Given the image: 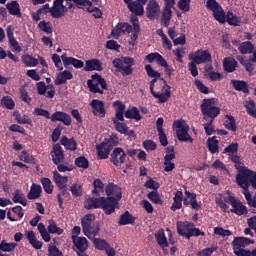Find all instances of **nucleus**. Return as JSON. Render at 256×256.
I'll return each instance as SVG.
<instances>
[{
    "mask_svg": "<svg viewBox=\"0 0 256 256\" xmlns=\"http://www.w3.org/2000/svg\"><path fill=\"white\" fill-rule=\"evenodd\" d=\"M228 202L232 206V209L230 210V212L238 216H243L248 214L247 206H245V204H242V202L239 199H236L235 196L229 195Z\"/></svg>",
    "mask_w": 256,
    "mask_h": 256,
    "instance_id": "13",
    "label": "nucleus"
},
{
    "mask_svg": "<svg viewBox=\"0 0 256 256\" xmlns=\"http://www.w3.org/2000/svg\"><path fill=\"white\" fill-rule=\"evenodd\" d=\"M124 117L126 119L135 120V121H141L142 117L140 114L139 109L136 106H133L132 108H129L125 111Z\"/></svg>",
    "mask_w": 256,
    "mask_h": 256,
    "instance_id": "35",
    "label": "nucleus"
},
{
    "mask_svg": "<svg viewBox=\"0 0 256 256\" xmlns=\"http://www.w3.org/2000/svg\"><path fill=\"white\" fill-rule=\"evenodd\" d=\"M61 191V194L59 193L57 195V201H58V205L60 209H63V204H64V200L61 196L65 197V198H70V193L67 190V186L63 187V188H59Z\"/></svg>",
    "mask_w": 256,
    "mask_h": 256,
    "instance_id": "57",
    "label": "nucleus"
},
{
    "mask_svg": "<svg viewBox=\"0 0 256 256\" xmlns=\"http://www.w3.org/2000/svg\"><path fill=\"white\" fill-rule=\"evenodd\" d=\"M50 156L52 158L53 165H59L64 163L65 153L63 148H61L59 144L53 145Z\"/></svg>",
    "mask_w": 256,
    "mask_h": 256,
    "instance_id": "18",
    "label": "nucleus"
},
{
    "mask_svg": "<svg viewBox=\"0 0 256 256\" xmlns=\"http://www.w3.org/2000/svg\"><path fill=\"white\" fill-rule=\"evenodd\" d=\"M155 239L157 240V243L160 247L162 248L168 247L167 238L165 236V231L163 228L159 229L155 233Z\"/></svg>",
    "mask_w": 256,
    "mask_h": 256,
    "instance_id": "43",
    "label": "nucleus"
},
{
    "mask_svg": "<svg viewBox=\"0 0 256 256\" xmlns=\"http://www.w3.org/2000/svg\"><path fill=\"white\" fill-rule=\"evenodd\" d=\"M33 114L35 116L44 117L47 120L51 119V114L47 110L42 109V108H35L33 111Z\"/></svg>",
    "mask_w": 256,
    "mask_h": 256,
    "instance_id": "64",
    "label": "nucleus"
},
{
    "mask_svg": "<svg viewBox=\"0 0 256 256\" xmlns=\"http://www.w3.org/2000/svg\"><path fill=\"white\" fill-rule=\"evenodd\" d=\"M236 184L243 189V191H250L252 186L256 189V172L253 170H243L241 173L236 174Z\"/></svg>",
    "mask_w": 256,
    "mask_h": 256,
    "instance_id": "3",
    "label": "nucleus"
},
{
    "mask_svg": "<svg viewBox=\"0 0 256 256\" xmlns=\"http://www.w3.org/2000/svg\"><path fill=\"white\" fill-rule=\"evenodd\" d=\"M112 65L117 69L118 73L123 77H126L133 74L132 67L136 65V60L131 57L114 58L112 60Z\"/></svg>",
    "mask_w": 256,
    "mask_h": 256,
    "instance_id": "2",
    "label": "nucleus"
},
{
    "mask_svg": "<svg viewBox=\"0 0 256 256\" xmlns=\"http://www.w3.org/2000/svg\"><path fill=\"white\" fill-rule=\"evenodd\" d=\"M137 221V218L130 214L129 211H125L120 215L118 224L119 226L133 225Z\"/></svg>",
    "mask_w": 256,
    "mask_h": 256,
    "instance_id": "28",
    "label": "nucleus"
},
{
    "mask_svg": "<svg viewBox=\"0 0 256 256\" xmlns=\"http://www.w3.org/2000/svg\"><path fill=\"white\" fill-rule=\"evenodd\" d=\"M94 190L92 193L96 197H100V194L104 192V183L102 182L101 179H95L93 182Z\"/></svg>",
    "mask_w": 256,
    "mask_h": 256,
    "instance_id": "54",
    "label": "nucleus"
},
{
    "mask_svg": "<svg viewBox=\"0 0 256 256\" xmlns=\"http://www.w3.org/2000/svg\"><path fill=\"white\" fill-rule=\"evenodd\" d=\"M67 0H54L53 6L50 9V14L53 19H60L65 16L69 10Z\"/></svg>",
    "mask_w": 256,
    "mask_h": 256,
    "instance_id": "10",
    "label": "nucleus"
},
{
    "mask_svg": "<svg viewBox=\"0 0 256 256\" xmlns=\"http://www.w3.org/2000/svg\"><path fill=\"white\" fill-rule=\"evenodd\" d=\"M38 29L40 31H44L47 34H52L53 33V29H52L51 24L49 22L47 23L46 21L39 22Z\"/></svg>",
    "mask_w": 256,
    "mask_h": 256,
    "instance_id": "63",
    "label": "nucleus"
},
{
    "mask_svg": "<svg viewBox=\"0 0 256 256\" xmlns=\"http://www.w3.org/2000/svg\"><path fill=\"white\" fill-rule=\"evenodd\" d=\"M206 9L210 10L213 13L214 18L221 24L226 22V13L216 0L206 1Z\"/></svg>",
    "mask_w": 256,
    "mask_h": 256,
    "instance_id": "9",
    "label": "nucleus"
},
{
    "mask_svg": "<svg viewBox=\"0 0 256 256\" xmlns=\"http://www.w3.org/2000/svg\"><path fill=\"white\" fill-rule=\"evenodd\" d=\"M68 9H73V6L77 9H86V7H92L93 3L90 0H67Z\"/></svg>",
    "mask_w": 256,
    "mask_h": 256,
    "instance_id": "31",
    "label": "nucleus"
},
{
    "mask_svg": "<svg viewBox=\"0 0 256 256\" xmlns=\"http://www.w3.org/2000/svg\"><path fill=\"white\" fill-rule=\"evenodd\" d=\"M16 247H17V243L15 242L8 243L6 240H2L0 242V250L4 253L14 252Z\"/></svg>",
    "mask_w": 256,
    "mask_h": 256,
    "instance_id": "50",
    "label": "nucleus"
},
{
    "mask_svg": "<svg viewBox=\"0 0 256 256\" xmlns=\"http://www.w3.org/2000/svg\"><path fill=\"white\" fill-rule=\"evenodd\" d=\"M47 230H48V233H50V234L61 235V234L64 233V229L58 227L54 220H49L48 221Z\"/></svg>",
    "mask_w": 256,
    "mask_h": 256,
    "instance_id": "52",
    "label": "nucleus"
},
{
    "mask_svg": "<svg viewBox=\"0 0 256 256\" xmlns=\"http://www.w3.org/2000/svg\"><path fill=\"white\" fill-rule=\"evenodd\" d=\"M119 144L118 138L109 137L101 142L99 145H96L97 156L99 160H105L108 158V155L111 153L114 147Z\"/></svg>",
    "mask_w": 256,
    "mask_h": 256,
    "instance_id": "5",
    "label": "nucleus"
},
{
    "mask_svg": "<svg viewBox=\"0 0 256 256\" xmlns=\"http://www.w3.org/2000/svg\"><path fill=\"white\" fill-rule=\"evenodd\" d=\"M61 145L65 147L66 150L75 152L77 150V142L75 138H68L67 136H62L60 139Z\"/></svg>",
    "mask_w": 256,
    "mask_h": 256,
    "instance_id": "32",
    "label": "nucleus"
},
{
    "mask_svg": "<svg viewBox=\"0 0 256 256\" xmlns=\"http://www.w3.org/2000/svg\"><path fill=\"white\" fill-rule=\"evenodd\" d=\"M185 195L188 199H190L191 208L193 210L199 211L201 209V205L197 201V194L186 190Z\"/></svg>",
    "mask_w": 256,
    "mask_h": 256,
    "instance_id": "45",
    "label": "nucleus"
},
{
    "mask_svg": "<svg viewBox=\"0 0 256 256\" xmlns=\"http://www.w3.org/2000/svg\"><path fill=\"white\" fill-rule=\"evenodd\" d=\"M70 191L72 193V196L75 198H80L83 196L82 185L78 182H75L71 185Z\"/></svg>",
    "mask_w": 256,
    "mask_h": 256,
    "instance_id": "55",
    "label": "nucleus"
},
{
    "mask_svg": "<svg viewBox=\"0 0 256 256\" xmlns=\"http://www.w3.org/2000/svg\"><path fill=\"white\" fill-rule=\"evenodd\" d=\"M178 9L184 13L189 12L191 10V0H179Z\"/></svg>",
    "mask_w": 256,
    "mask_h": 256,
    "instance_id": "62",
    "label": "nucleus"
},
{
    "mask_svg": "<svg viewBox=\"0 0 256 256\" xmlns=\"http://www.w3.org/2000/svg\"><path fill=\"white\" fill-rule=\"evenodd\" d=\"M159 13H161V6L156 0H149L146 6V17L149 20L157 19Z\"/></svg>",
    "mask_w": 256,
    "mask_h": 256,
    "instance_id": "17",
    "label": "nucleus"
},
{
    "mask_svg": "<svg viewBox=\"0 0 256 256\" xmlns=\"http://www.w3.org/2000/svg\"><path fill=\"white\" fill-rule=\"evenodd\" d=\"M238 50L241 54H252L254 52V45L250 41H245L240 44Z\"/></svg>",
    "mask_w": 256,
    "mask_h": 256,
    "instance_id": "47",
    "label": "nucleus"
},
{
    "mask_svg": "<svg viewBox=\"0 0 256 256\" xmlns=\"http://www.w3.org/2000/svg\"><path fill=\"white\" fill-rule=\"evenodd\" d=\"M93 221H95L94 214H86L81 221L83 233L88 238L95 237L100 232V226L92 225Z\"/></svg>",
    "mask_w": 256,
    "mask_h": 256,
    "instance_id": "6",
    "label": "nucleus"
},
{
    "mask_svg": "<svg viewBox=\"0 0 256 256\" xmlns=\"http://www.w3.org/2000/svg\"><path fill=\"white\" fill-rule=\"evenodd\" d=\"M72 243L75 246V252H86L89 248V242L87 238L71 236Z\"/></svg>",
    "mask_w": 256,
    "mask_h": 256,
    "instance_id": "24",
    "label": "nucleus"
},
{
    "mask_svg": "<svg viewBox=\"0 0 256 256\" xmlns=\"http://www.w3.org/2000/svg\"><path fill=\"white\" fill-rule=\"evenodd\" d=\"M188 60L194 61L197 65L212 62V56L209 50L198 49L196 52L188 55Z\"/></svg>",
    "mask_w": 256,
    "mask_h": 256,
    "instance_id": "11",
    "label": "nucleus"
},
{
    "mask_svg": "<svg viewBox=\"0 0 256 256\" xmlns=\"http://www.w3.org/2000/svg\"><path fill=\"white\" fill-rule=\"evenodd\" d=\"M37 94L46 98H54L56 95V89L53 84L45 85L44 81H39L36 84Z\"/></svg>",
    "mask_w": 256,
    "mask_h": 256,
    "instance_id": "15",
    "label": "nucleus"
},
{
    "mask_svg": "<svg viewBox=\"0 0 256 256\" xmlns=\"http://www.w3.org/2000/svg\"><path fill=\"white\" fill-rule=\"evenodd\" d=\"M40 183L42 185V188H44V191L51 195L53 194L54 185L52 183V180L50 178H41Z\"/></svg>",
    "mask_w": 256,
    "mask_h": 256,
    "instance_id": "51",
    "label": "nucleus"
},
{
    "mask_svg": "<svg viewBox=\"0 0 256 256\" xmlns=\"http://www.w3.org/2000/svg\"><path fill=\"white\" fill-rule=\"evenodd\" d=\"M131 24L133 26V33L131 35V41H137L141 32V26L139 24V18L137 16L131 17Z\"/></svg>",
    "mask_w": 256,
    "mask_h": 256,
    "instance_id": "33",
    "label": "nucleus"
},
{
    "mask_svg": "<svg viewBox=\"0 0 256 256\" xmlns=\"http://www.w3.org/2000/svg\"><path fill=\"white\" fill-rule=\"evenodd\" d=\"M226 22H228L230 26L239 27L241 25V18L233 12L228 11L226 15Z\"/></svg>",
    "mask_w": 256,
    "mask_h": 256,
    "instance_id": "46",
    "label": "nucleus"
},
{
    "mask_svg": "<svg viewBox=\"0 0 256 256\" xmlns=\"http://www.w3.org/2000/svg\"><path fill=\"white\" fill-rule=\"evenodd\" d=\"M113 124L116 130L121 134L129 137H135V131L130 130L127 124L117 122V120H113Z\"/></svg>",
    "mask_w": 256,
    "mask_h": 256,
    "instance_id": "30",
    "label": "nucleus"
},
{
    "mask_svg": "<svg viewBox=\"0 0 256 256\" xmlns=\"http://www.w3.org/2000/svg\"><path fill=\"white\" fill-rule=\"evenodd\" d=\"M13 202L14 203H19L21 204L23 207H26L28 205V200L26 198L25 193L21 192V190L16 189L13 192Z\"/></svg>",
    "mask_w": 256,
    "mask_h": 256,
    "instance_id": "39",
    "label": "nucleus"
},
{
    "mask_svg": "<svg viewBox=\"0 0 256 256\" xmlns=\"http://www.w3.org/2000/svg\"><path fill=\"white\" fill-rule=\"evenodd\" d=\"M242 194L244 195L246 201H247V205L251 208L256 209V196L252 197V194L250 191H242Z\"/></svg>",
    "mask_w": 256,
    "mask_h": 256,
    "instance_id": "60",
    "label": "nucleus"
},
{
    "mask_svg": "<svg viewBox=\"0 0 256 256\" xmlns=\"http://www.w3.org/2000/svg\"><path fill=\"white\" fill-rule=\"evenodd\" d=\"M218 143L219 141L216 139V136H213L207 139V146L211 155H215L216 153H219Z\"/></svg>",
    "mask_w": 256,
    "mask_h": 256,
    "instance_id": "44",
    "label": "nucleus"
},
{
    "mask_svg": "<svg viewBox=\"0 0 256 256\" xmlns=\"http://www.w3.org/2000/svg\"><path fill=\"white\" fill-rule=\"evenodd\" d=\"M148 0H136V2H133V14H135V17L137 16H143L144 15V6L146 5Z\"/></svg>",
    "mask_w": 256,
    "mask_h": 256,
    "instance_id": "38",
    "label": "nucleus"
},
{
    "mask_svg": "<svg viewBox=\"0 0 256 256\" xmlns=\"http://www.w3.org/2000/svg\"><path fill=\"white\" fill-rule=\"evenodd\" d=\"M26 239L28 243L32 245V247L36 250H40L43 247V242L40 240H37V237L35 236L34 231H26L25 232Z\"/></svg>",
    "mask_w": 256,
    "mask_h": 256,
    "instance_id": "27",
    "label": "nucleus"
},
{
    "mask_svg": "<svg viewBox=\"0 0 256 256\" xmlns=\"http://www.w3.org/2000/svg\"><path fill=\"white\" fill-rule=\"evenodd\" d=\"M90 107L92 108V113L94 116L99 118H104L106 115L105 102L98 99L92 100L90 102Z\"/></svg>",
    "mask_w": 256,
    "mask_h": 256,
    "instance_id": "19",
    "label": "nucleus"
},
{
    "mask_svg": "<svg viewBox=\"0 0 256 256\" xmlns=\"http://www.w3.org/2000/svg\"><path fill=\"white\" fill-rule=\"evenodd\" d=\"M119 201L115 197H104L102 202L101 210L105 212L106 215H112L118 208Z\"/></svg>",
    "mask_w": 256,
    "mask_h": 256,
    "instance_id": "16",
    "label": "nucleus"
},
{
    "mask_svg": "<svg viewBox=\"0 0 256 256\" xmlns=\"http://www.w3.org/2000/svg\"><path fill=\"white\" fill-rule=\"evenodd\" d=\"M244 108L246 109V112L249 116L256 119V104L253 100L245 102Z\"/></svg>",
    "mask_w": 256,
    "mask_h": 256,
    "instance_id": "53",
    "label": "nucleus"
},
{
    "mask_svg": "<svg viewBox=\"0 0 256 256\" xmlns=\"http://www.w3.org/2000/svg\"><path fill=\"white\" fill-rule=\"evenodd\" d=\"M214 99H204L200 104V111H202L205 121H214L219 114H221V108L214 105Z\"/></svg>",
    "mask_w": 256,
    "mask_h": 256,
    "instance_id": "4",
    "label": "nucleus"
},
{
    "mask_svg": "<svg viewBox=\"0 0 256 256\" xmlns=\"http://www.w3.org/2000/svg\"><path fill=\"white\" fill-rule=\"evenodd\" d=\"M132 26L129 23H119L111 30V36L114 39H119L121 34L131 33Z\"/></svg>",
    "mask_w": 256,
    "mask_h": 256,
    "instance_id": "22",
    "label": "nucleus"
},
{
    "mask_svg": "<svg viewBox=\"0 0 256 256\" xmlns=\"http://www.w3.org/2000/svg\"><path fill=\"white\" fill-rule=\"evenodd\" d=\"M191 227H194L193 223L190 222H178L176 224V229L179 235L186 237Z\"/></svg>",
    "mask_w": 256,
    "mask_h": 256,
    "instance_id": "40",
    "label": "nucleus"
},
{
    "mask_svg": "<svg viewBox=\"0 0 256 256\" xmlns=\"http://www.w3.org/2000/svg\"><path fill=\"white\" fill-rule=\"evenodd\" d=\"M224 118L227 119V121H224L223 123L224 127H226V129L229 131L236 132L237 124H236L235 117L233 115L226 114Z\"/></svg>",
    "mask_w": 256,
    "mask_h": 256,
    "instance_id": "42",
    "label": "nucleus"
},
{
    "mask_svg": "<svg viewBox=\"0 0 256 256\" xmlns=\"http://www.w3.org/2000/svg\"><path fill=\"white\" fill-rule=\"evenodd\" d=\"M249 244H254V240L250 238H245V237H236L234 238L232 242L233 248H245Z\"/></svg>",
    "mask_w": 256,
    "mask_h": 256,
    "instance_id": "37",
    "label": "nucleus"
},
{
    "mask_svg": "<svg viewBox=\"0 0 256 256\" xmlns=\"http://www.w3.org/2000/svg\"><path fill=\"white\" fill-rule=\"evenodd\" d=\"M106 195L108 196L107 198H114L118 201L123 198V193L121 192V188L114 184V183H108L106 186Z\"/></svg>",
    "mask_w": 256,
    "mask_h": 256,
    "instance_id": "20",
    "label": "nucleus"
},
{
    "mask_svg": "<svg viewBox=\"0 0 256 256\" xmlns=\"http://www.w3.org/2000/svg\"><path fill=\"white\" fill-rule=\"evenodd\" d=\"M51 122H56L60 121L62 122L65 126H70L71 125V116L65 112L61 111H56L54 112L51 117H50Z\"/></svg>",
    "mask_w": 256,
    "mask_h": 256,
    "instance_id": "25",
    "label": "nucleus"
},
{
    "mask_svg": "<svg viewBox=\"0 0 256 256\" xmlns=\"http://www.w3.org/2000/svg\"><path fill=\"white\" fill-rule=\"evenodd\" d=\"M68 181L69 180L67 176L60 175L57 170L53 171V182L56 183L58 188L67 187Z\"/></svg>",
    "mask_w": 256,
    "mask_h": 256,
    "instance_id": "34",
    "label": "nucleus"
},
{
    "mask_svg": "<svg viewBox=\"0 0 256 256\" xmlns=\"http://www.w3.org/2000/svg\"><path fill=\"white\" fill-rule=\"evenodd\" d=\"M6 7H7L8 12H9L10 15L21 18L22 13H21L20 5H19L18 2H16V1L9 2L6 5Z\"/></svg>",
    "mask_w": 256,
    "mask_h": 256,
    "instance_id": "41",
    "label": "nucleus"
},
{
    "mask_svg": "<svg viewBox=\"0 0 256 256\" xmlns=\"http://www.w3.org/2000/svg\"><path fill=\"white\" fill-rule=\"evenodd\" d=\"M147 199L150 200V202L156 204V205H163L164 201L162 200L161 194L156 191L148 192L147 193Z\"/></svg>",
    "mask_w": 256,
    "mask_h": 256,
    "instance_id": "49",
    "label": "nucleus"
},
{
    "mask_svg": "<svg viewBox=\"0 0 256 256\" xmlns=\"http://www.w3.org/2000/svg\"><path fill=\"white\" fill-rule=\"evenodd\" d=\"M105 197L89 198L87 201V210L102 209L103 200Z\"/></svg>",
    "mask_w": 256,
    "mask_h": 256,
    "instance_id": "36",
    "label": "nucleus"
},
{
    "mask_svg": "<svg viewBox=\"0 0 256 256\" xmlns=\"http://www.w3.org/2000/svg\"><path fill=\"white\" fill-rule=\"evenodd\" d=\"M238 62L234 57L223 58L222 67L223 71L227 74L234 73L238 68Z\"/></svg>",
    "mask_w": 256,
    "mask_h": 256,
    "instance_id": "23",
    "label": "nucleus"
},
{
    "mask_svg": "<svg viewBox=\"0 0 256 256\" xmlns=\"http://www.w3.org/2000/svg\"><path fill=\"white\" fill-rule=\"evenodd\" d=\"M149 88L152 97L157 98L159 104L166 103L171 97L170 86L161 77H152Z\"/></svg>",
    "mask_w": 256,
    "mask_h": 256,
    "instance_id": "1",
    "label": "nucleus"
},
{
    "mask_svg": "<svg viewBox=\"0 0 256 256\" xmlns=\"http://www.w3.org/2000/svg\"><path fill=\"white\" fill-rule=\"evenodd\" d=\"M213 67L212 65H209L208 68H206V73H207V77L211 80V81H219L223 78V75L219 72H215V71H209L212 70Z\"/></svg>",
    "mask_w": 256,
    "mask_h": 256,
    "instance_id": "59",
    "label": "nucleus"
},
{
    "mask_svg": "<svg viewBox=\"0 0 256 256\" xmlns=\"http://www.w3.org/2000/svg\"><path fill=\"white\" fill-rule=\"evenodd\" d=\"M176 5L175 0H164V7L162 9V17H161V24L163 27L168 28L170 25V20L173 18V8Z\"/></svg>",
    "mask_w": 256,
    "mask_h": 256,
    "instance_id": "12",
    "label": "nucleus"
},
{
    "mask_svg": "<svg viewBox=\"0 0 256 256\" xmlns=\"http://www.w3.org/2000/svg\"><path fill=\"white\" fill-rule=\"evenodd\" d=\"M94 246L99 251H104L107 249L110 245L105 239L102 238H94L93 239Z\"/></svg>",
    "mask_w": 256,
    "mask_h": 256,
    "instance_id": "56",
    "label": "nucleus"
},
{
    "mask_svg": "<svg viewBox=\"0 0 256 256\" xmlns=\"http://www.w3.org/2000/svg\"><path fill=\"white\" fill-rule=\"evenodd\" d=\"M91 78L92 80H87V87L89 88V91L94 94L98 93L103 95L104 91L101 90L100 87L104 90H108L106 80L98 73L93 74Z\"/></svg>",
    "mask_w": 256,
    "mask_h": 256,
    "instance_id": "7",
    "label": "nucleus"
},
{
    "mask_svg": "<svg viewBox=\"0 0 256 256\" xmlns=\"http://www.w3.org/2000/svg\"><path fill=\"white\" fill-rule=\"evenodd\" d=\"M22 63L27 67H35L39 65V60L30 55H26L22 57Z\"/></svg>",
    "mask_w": 256,
    "mask_h": 256,
    "instance_id": "58",
    "label": "nucleus"
},
{
    "mask_svg": "<svg viewBox=\"0 0 256 256\" xmlns=\"http://www.w3.org/2000/svg\"><path fill=\"white\" fill-rule=\"evenodd\" d=\"M85 72H101L103 71V64L100 59L92 58L85 61V67L83 68Z\"/></svg>",
    "mask_w": 256,
    "mask_h": 256,
    "instance_id": "21",
    "label": "nucleus"
},
{
    "mask_svg": "<svg viewBox=\"0 0 256 256\" xmlns=\"http://www.w3.org/2000/svg\"><path fill=\"white\" fill-rule=\"evenodd\" d=\"M230 84L235 89V91L242 92L244 94H249V85L245 80H231Z\"/></svg>",
    "mask_w": 256,
    "mask_h": 256,
    "instance_id": "29",
    "label": "nucleus"
},
{
    "mask_svg": "<svg viewBox=\"0 0 256 256\" xmlns=\"http://www.w3.org/2000/svg\"><path fill=\"white\" fill-rule=\"evenodd\" d=\"M42 193V187L40 185H35L31 187V191L27 194V199L34 200L39 199Z\"/></svg>",
    "mask_w": 256,
    "mask_h": 256,
    "instance_id": "48",
    "label": "nucleus"
},
{
    "mask_svg": "<svg viewBox=\"0 0 256 256\" xmlns=\"http://www.w3.org/2000/svg\"><path fill=\"white\" fill-rule=\"evenodd\" d=\"M173 128L176 130V137L179 142L182 143H193V138L189 135V126L187 124H183L181 120H175L173 122Z\"/></svg>",
    "mask_w": 256,
    "mask_h": 256,
    "instance_id": "8",
    "label": "nucleus"
},
{
    "mask_svg": "<svg viewBox=\"0 0 256 256\" xmlns=\"http://www.w3.org/2000/svg\"><path fill=\"white\" fill-rule=\"evenodd\" d=\"M74 164L78 168H82L84 170L89 168V160H88V158H85L84 156L75 158Z\"/></svg>",
    "mask_w": 256,
    "mask_h": 256,
    "instance_id": "61",
    "label": "nucleus"
},
{
    "mask_svg": "<svg viewBox=\"0 0 256 256\" xmlns=\"http://www.w3.org/2000/svg\"><path fill=\"white\" fill-rule=\"evenodd\" d=\"M127 160V153L124 148H114L111 153L110 162L116 166L120 167L124 165Z\"/></svg>",
    "mask_w": 256,
    "mask_h": 256,
    "instance_id": "14",
    "label": "nucleus"
},
{
    "mask_svg": "<svg viewBox=\"0 0 256 256\" xmlns=\"http://www.w3.org/2000/svg\"><path fill=\"white\" fill-rule=\"evenodd\" d=\"M61 60L65 68L72 65L75 69H81L84 67V63L82 60L72 57H67L66 54L61 56Z\"/></svg>",
    "mask_w": 256,
    "mask_h": 256,
    "instance_id": "26",
    "label": "nucleus"
}]
</instances>
